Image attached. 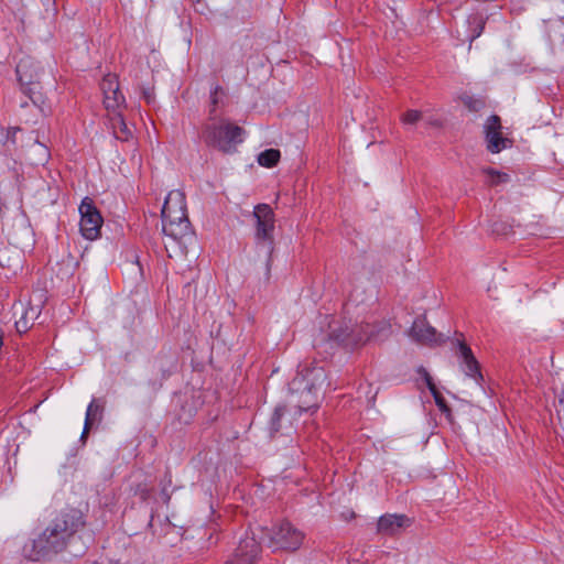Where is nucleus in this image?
Masks as SVG:
<instances>
[{
  "label": "nucleus",
  "instance_id": "nucleus-1",
  "mask_svg": "<svg viewBox=\"0 0 564 564\" xmlns=\"http://www.w3.org/2000/svg\"><path fill=\"white\" fill-rule=\"evenodd\" d=\"M85 524V516L79 509L61 510L37 538L24 544V556L31 561H40L50 554L63 552Z\"/></svg>",
  "mask_w": 564,
  "mask_h": 564
},
{
  "label": "nucleus",
  "instance_id": "nucleus-2",
  "mask_svg": "<svg viewBox=\"0 0 564 564\" xmlns=\"http://www.w3.org/2000/svg\"><path fill=\"white\" fill-rule=\"evenodd\" d=\"M161 216L163 232L173 241H181L191 234L186 197L183 191L173 189L167 194Z\"/></svg>",
  "mask_w": 564,
  "mask_h": 564
},
{
  "label": "nucleus",
  "instance_id": "nucleus-3",
  "mask_svg": "<svg viewBox=\"0 0 564 564\" xmlns=\"http://www.w3.org/2000/svg\"><path fill=\"white\" fill-rule=\"evenodd\" d=\"M326 378L322 367H306L292 380L291 389L297 394V406L301 412L318 408L319 391Z\"/></svg>",
  "mask_w": 564,
  "mask_h": 564
},
{
  "label": "nucleus",
  "instance_id": "nucleus-4",
  "mask_svg": "<svg viewBox=\"0 0 564 564\" xmlns=\"http://www.w3.org/2000/svg\"><path fill=\"white\" fill-rule=\"evenodd\" d=\"M243 129L228 121L207 124L203 130V139L206 144L218 149L221 152L230 153L236 150L237 144L243 140Z\"/></svg>",
  "mask_w": 564,
  "mask_h": 564
},
{
  "label": "nucleus",
  "instance_id": "nucleus-5",
  "mask_svg": "<svg viewBox=\"0 0 564 564\" xmlns=\"http://www.w3.org/2000/svg\"><path fill=\"white\" fill-rule=\"evenodd\" d=\"M265 536L269 539V546L274 551H295L304 540V533L289 521H281L265 530Z\"/></svg>",
  "mask_w": 564,
  "mask_h": 564
},
{
  "label": "nucleus",
  "instance_id": "nucleus-6",
  "mask_svg": "<svg viewBox=\"0 0 564 564\" xmlns=\"http://www.w3.org/2000/svg\"><path fill=\"white\" fill-rule=\"evenodd\" d=\"M253 217L256 219V242L262 246L267 253L271 256L274 249V228L275 217L273 209L268 204H259L254 207Z\"/></svg>",
  "mask_w": 564,
  "mask_h": 564
},
{
  "label": "nucleus",
  "instance_id": "nucleus-7",
  "mask_svg": "<svg viewBox=\"0 0 564 564\" xmlns=\"http://www.w3.org/2000/svg\"><path fill=\"white\" fill-rule=\"evenodd\" d=\"M18 79L22 91L31 99L35 106L43 102L40 91L39 75L40 67L32 57H23L15 67Z\"/></svg>",
  "mask_w": 564,
  "mask_h": 564
},
{
  "label": "nucleus",
  "instance_id": "nucleus-8",
  "mask_svg": "<svg viewBox=\"0 0 564 564\" xmlns=\"http://www.w3.org/2000/svg\"><path fill=\"white\" fill-rule=\"evenodd\" d=\"M329 329L330 336L336 340L345 343L347 345H357L361 341L378 336L380 330H389L390 325L387 323H382L380 329L376 330L375 326H370L369 324L366 325V329H364L362 326L358 328H351L348 325H345L344 328H336L330 324Z\"/></svg>",
  "mask_w": 564,
  "mask_h": 564
},
{
  "label": "nucleus",
  "instance_id": "nucleus-9",
  "mask_svg": "<svg viewBox=\"0 0 564 564\" xmlns=\"http://www.w3.org/2000/svg\"><path fill=\"white\" fill-rule=\"evenodd\" d=\"M79 213V227L83 237L88 240L97 239L100 235L102 217L98 209L94 206L91 199L86 197L82 200Z\"/></svg>",
  "mask_w": 564,
  "mask_h": 564
},
{
  "label": "nucleus",
  "instance_id": "nucleus-10",
  "mask_svg": "<svg viewBox=\"0 0 564 564\" xmlns=\"http://www.w3.org/2000/svg\"><path fill=\"white\" fill-rule=\"evenodd\" d=\"M501 129V120L497 115H491L484 126L487 150L491 153H499L511 145V141L502 137Z\"/></svg>",
  "mask_w": 564,
  "mask_h": 564
},
{
  "label": "nucleus",
  "instance_id": "nucleus-11",
  "mask_svg": "<svg viewBox=\"0 0 564 564\" xmlns=\"http://www.w3.org/2000/svg\"><path fill=\"white\" fill-rule=\"evenodd\" d=\"M261 547L253 535H246L240 540L232 558L226 564H254L260 554Z\"/></svg>",
  "mask_w": 564,
  "mask_h": 564
},
{
  "label": "nucleus",
  "instance_id": "nucleus-12",
  "mask_svg": "<svg viewBox=\"0 0 564 564\" xmlns=\"http://www.w3.org/2000/svg\"><path fill=\"white\" fill-rule=\"evenodd\" d=\"M100 89L104 96V105L107 110H117L124 101V97L119 90L118 77L115 74H107L101 83Z\"/></svg>",
  "mask_w": 564,
  "mask_h": 564
},
{
  "label": "nucleus",
  "instance_id": "nucleus-13",
  "mask_svg": "<svg viewBox=\"0 0 564 564\" xmlns=\"http://www.w3.org/2000/svg\"><path fill=\"white\" fill-rule=\"evenodd\" d=\"M411 524L404 514L387 513L378 519L377 532L383 535H394Z\"/></svg>",
  "mask_w": 564,
  "mask_h": 564
},
{
  "label": "nucleus",
  "instance_id": "nucleus-14",
  "mask_svg": "<svg viewBox=\"0 0 564 564\" xmlns=\"http://www.w3.org/2000/svg\"><path fill=\"white\" fill-rule=\"evenodd\" d=\"M409 335L422 345H433L441 341L435 328L430 326L425 319H415Z\"/></svg>",
  "mask_w": 564,
  "mask_h": 564
},
{
  "label": "nucleus",
  "instance_id": "nucleus-15",
  "mask_svg": "<svg viewBox=\"0 0 564 564\" xmlns=\"http://www.w3.org/2000/svg\"><path fill=\"white\" fill-rule=\"evenodd\" d=\"M458 349L459 356L463 359V370L466 376L475 379L477 382L482 381L484 377L480 372L479 364L473 355L471 349L465 343H459Z\"/></svg>",
  "mask_w": 564,
  "mask_h": 564
},
{
  "label": "nucleus",
  "instance_id": "nucleus-16",
  "mask_svg": "<svg viewBox=\"0 0 564 564\" xmlns=\"http://www.w3.org/2000/svg\"><path fill=\"white\" fill-rule=\"evenodd\" d=\"M40 311L35 306H21V315L15 321V328L19 334L26 333L39 317Z\"/></svg>",
  "mask_w": 564,
  "mask_h": 564
},
{
  "label": "nucleus",
  "instance_id": "nucleus-17",
  "mask_svg": "<svg viewBox=\"0 0 564 564\" xmlns=\"http://www.w3.org/2000/svg\"><path fill=\"white\" fill-rule=\"evenodd\" d=\"M487 15L484 12H474L468 15L467 24L469 30V41L473 42L479 37L484 31Z\"/></svg>",
  "mask_w": 564,
  "mask_h": 564
},
{
  "label": "nucleus",
  "instance_id": "nucleus-18",
  "mask_svg": "<svg viewBox=\"0 0 564 564\" xmlns=\"http://www.w3.org/2000/svg\"><path fill=\"white\" fill-rule=\"evenodd\" d=\"M104 402L100 399H93L86 410L85 421L94 424L102 419Z\"/></svg>",
  "mask_w": 564,
  "mask_h": 564
},
{
  "label": "nucleus",
  "instance_id": "nucleus-19",
  "mask_svg": "<svg viewBox=\"0 0 564 564\" xmlns=\"http://www.w3.org/2000/svg\"><path fill=\"white\" fill-rule=\"evenodd\" d=\"M281 158V153L276 149H268L258 155V163L264 167L275 166Z\"/></svg>",
  "mask_w": 564,
  "mask_h": 564
},
{
  "label": "nucleus",
  "instance_id": "nucleus-20",
  "mask_svg": "<svg viewBox=\"0 0 564 564\" xmlns=\"http://www.w3.org/2000/svg\"><path fill=\"white\" fill-rule=\"evenodd\" d=\"M462 102L465 107L468 108L469 111L478 112L485 107V100L481 98H475L469 95H464L460 97Z\"/></svg>",
  "mask_w": 564,
  "mask_h": 564
},
{
  "label": "nucleus",
  "instance_id": "nucleus-21",
  "mask_svg": "<svg viewBox=\"0 0 564 564\" xmlns=\"http://www.w3.org/2000/svg\"><path fill=\"white\" fill-rule=\"evenodd\" d=\"M484 173H486L489 176L490 185H498L501 183H507L510 180V177L507 173H502V172L496 171L494 169H485Z\"/></svg>",
  "mask_w": 564,
  "mask_h": 564
},
{
  "label": "nucleus",
  "instance_id": "nucleus-22",
  "mask_svg": "<svg viewBox=\"0 0 564 564\" xmlns=\"http://www.w3.org/2000/svg\"><path fill=\"white\" fill-rule=\"evenodd\" d=\"M422 119V112L410 109L401 116V122L405 126H413Z\"/></svg>",
  "mask_w": 564,
  "mask_h": 564
},
{
  "label": "nucleus",
  "instance_id": "nucleus-23",
  "mask_svg": "<svg viewBox=\"0 0 564 564\" xmlns=\"http://www.w3.org/2000/svg\"><path fill=\"white\" fill-rule=\"evenodd\" d=\"M225 93L219 85H216L214 89L210 91V102L213 107H216L223 99ZM215 111V108L210 109V113Z\"/></svg>",
  "mask_w": 564,
  "mask_h": 564
},
{
  "label": "nucleus",
  "instance_id": "nucleus-24",
  "mask_svg": "<svg viewBox=\"0 0 564 564\" xmlns=\"http://www.w3.org/2000/svg\"><path fill=\"white\" fill-rule=\"evenodd\" d=\"M430 391H431V393L433 394L434 400H435V403H436V405L438 406V409H440L442 412H449V408L447 406L445 399H444V398H443V395L438 392V390L436 389V387L434 388V390H430Z\"/></svg>",
  "mask_w": 564,
  "mask_h": 564
},
{
  "label": "nucleus",
  "instance_id": "nucleus-25",
  "mask_svg": "<svg viewBox=\"0 0 564 564\" xmlns=\"http://www.w3.org/2000/svg\"><path fill=\"white\" fill-rule=\"evenodd\" d=\"M283 412H284V408H282V406H278L274 410V412L272 414V417H271V429H272V431H274V432L279 431V427H280L279 422H280V420H281V417L283 415Z\"/></svg>",
  "mask_w": 564,
  "mask_h": 564
},
{
  "label": "nucleus",
  "instance_id": "nucleus-26",
  "mask_svg": "<svg viewBox=\"0 0 564 564\" xmlns=\"http://www.w3.org/2000/svg\"><path fill=\"white\" fill-rule=\"evenodd\" d=\"M416 371L424 379L429 390H434V388L436 386L434 384L433 379H432L431 375L429 373V371L422 366L419 367Z\"/></svg>",
  "mask_w": 564,
  "mask_h": 564
},
{
  "label": "nucleus",
  "instance_id": "nucleus-27",
  "mask_svg": "<svg viewBox=\"0 0 564 564\" xmlns=\"http://www.w3.org/2000/svg\"><path fill=\"white\" fill-rule=\"evenodd\" d=\"M93 424H90L89 422H86L84 423V430H83V433H82V436H80V440L84 441L90 430Z\"/></svg>",
  "mask_w": 564,
  "mask_h": 564
},
{
  "label": "nucleus",
  "instance_id": "nucleus-28",
  "mask_svg": "<svg viewBox=\"0 0 564 564\" xmlns=\"http://www.w3.org/2000/svg\"><path fill=\"white\" fill-rule=\"evenodd\" d=\"M430 124H432V126H438V122H437V121H430Z\"/></svg>",
  "mask_w": 564,
  "mask_h": 564
},
{
  "label": "nucleus",
  "instance_id": "nucleus-29",
  "mask_svg": "<svg viewBox=\"0 0 564 564\" xmlns=\"http://www.w3.org/2000/svg\"><path fill=\"white\" fill-rule=\"evenodd\" d=\"M142 98L149 100L148 96L143 93Z\"/></svg>",
  "mask_w": 564,
  "mask_h": 564
}]
</instances>
